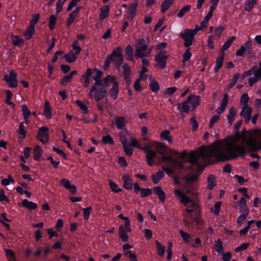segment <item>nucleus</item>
I'll list each match as a JSON object with an SVG mask.
<instances>
[{
  "label": "nucleus",
  "instance_id": "obj_36",
  "mask_svg": "<svg viewBox=\"0 0 261 261\" xmlns=\"http://www.w3.org/2000/svg\"><path fill=\"white\" fill-rule=\"evenodd\" d=\"M133 48L130 45H127L125 50V56L131 61L133 59Z\"/></svg>",
  "mask_w": 261,
  "mask_h": 261
},
{
  "label": "nucleus",
  "instance_id": "obj_39",
  "mask_svg": "<svg viewBox=\"0 0 261 261\" xmlns=\"http://www.w3.org/2000/svg\"><path fill=\"white\" fill-rule=\"evenodd\" d=\"M137 3H132L129 7L128 13L130 14V17L133 18L136 14V9L137 7Z\"/></svg>",
  "mask_w": 261,
  "mask_h": 261
},
{
  "label": "nucleus",
  "instance_id": "obj_62",
  "mask_svg": "<svg viewBox=\"0 0 261 261\" xmlns=\"http://www.w3.org/2000/svg\"><path fill=\"white\" fill-rule=\"evenodd\" d=\"M192 56L191 52L189 49H187L184 53L182 57V63H184L185 62L188 61Z\"/></svg>",
  "mask_w": 261,
  "mask_h": 261
},
{
  "label": "nucleus",
  "instance_id": "obj_28",
  "mask_svg": "<svg viewBox=\"0 0 261 261\" xmlns=\"http://www.w3.org/2000/svg\"><path fill=\"white\" fill-rule=\"evenodd\" d=\"M44 114L47 119H50L52 116L51 111L50 108L49 103L48 101H46L44 107Z\"/></svg>",
  "mask_w": 261,
  "mask_h": 261
},
{
  "label": "nucleus",
  "instance_id": "obj_17",
  "mask_svg": "<svg viewBox=\"0 0 261 261\" xmlns=\"http://www.w3.org/2000/svg\"><path fill=\"white\" fill-rule=\"evenodd\" d=\"M153 191L154 192L155 194L158 196L159 200L164 202L166 199V195L165 192L163 191L162 189L159 187L156 186L153 188Z\"/></svg>",
  "mask_w": 261,
  "mask_h": 261
},
{
  "label": "nucleus",
  "instance_id": "obj_30",
  "mask_svg": "<svg viewBox=\"0 0 261 261\" xmlns=\"http://www.w3.org/2000/svg\"><path fill=\"white\" fill-rule=\"evenodd\" d=\"M192 98L191 102L192 110H194L198 106L200 105V97L199 96L191 95Z\"/></svg>",
  "mask_w": 261,
  "mask_h": 261
},
{
  "label": "nucleus",
  "instance_id": "obj_60",
  "mask_svg": "<svg viewBox=\"0 0 261 261\" xmlns=\"http://www.w3.org/2000/svg\"><path fill=\"white\" fill-rule=\"evenodd\" d=\"M77 15L74 13L71 12L69 14V18L67 21V25L69 27L76 18Z\"/></svg>",
  "mask_w": 261,
  "mask_h": 261
},
{
  "label": "nucleus",
  "instance_id": "obj_44",
  "mask_svg": "<svg viewBox=\"0 0 261 261\" xmlns=\"http://www.w3.org/2000/svg\"><path fill=\"white\" fill-rule=\"evenodd\" d=\"M109 185L111 190L114 193H119L122 191V189L119 188V186L113 180H110Z\"/></svg>",
  "mask_w": 261,
  "mask_h": 261
},
{
  "label": "nucleus",
  "instance_id": "obj_14",
  "mask_svg": "<svg viewBox=\"0 0 261 261\" xmlns=\"http://www.w3.org/2000/svg\"><path fill=\"white\" fill-rule=\"evenodd\" d=\"M192 96H189L186 100L181 103L177 104V107L180 112L182 113H189L191 107L188 104L191 100Z\"/></svg>",
  "mask_w": 261,
  "mask_h": 261
},
{
  "label": "nucleus",
  "instance_id": "obj_46",
  "mask_svg": "<svg viewBox=\"0 0 261 261\" xmlns=\"http://www.w3.org/2000/svg\"><path fill=\"white\" fill-rule=\"evenodd\" d=\"M249 97L247 93H244L240 98V104L243 105V107H248V102L249 101Z\"/></svg>",
  "mask_w": 261,
  "mask_h": 261
},
{
  "label": "nucleus",
  "instance_id": "obj_16",
  "mask_svg": "<svg viewBox=\"0 0 261 261\" xmlns=\"http://www.w3.org/2000/svg\"><path fill=\"white\" fill-rule=\"evenodd\" d=\"M60 184L66 189L68 190L71 194H74L76 193L77 189L76 186L71 185L70 180H60Z\"/></svg>",
  "mask_w": 261,
  "mask_h": 261
},
{
  "label": "nucleus",
  "instance_id": "obj_4",
  "mask_svg": "<svg viewBox=\"0 0 261 261\" xmlns=\"http://www.w3.org/2000/svg\"><path fill=\"white\" fill-rule=\"evenodd\" d=\"M151 49L147 48L145 41L142 39L138 42L136 48V56L139 58L147 57L150 55Z\"/></svg>",
  "mask_w": 261,
  "mask_h": 261
},
{
  "label": "nucleus",
  "instance_id": "obj_58",
  "mask_svg": "<svg viewBox=\"0 0 261 261\" xmlns=\"http://www.w3.org/2000/svg\"><path fill=\"white\" fill-rule=\"evenodd\" d=\"M56 20L57 17L54 15H51L49 18V28L51 31H53L55 28Z\"/></svg>",
  "mask_w": 261,
  "mask_h": 261
},
{
  "label": "nucleus",
  "instance_id": "obj_31",
  "mask_svg": "<svg viewBox=\"0 0 261 261\" xmlns=\"http://www.w3.org/2000/svg\"><path fill=\"white\" fill-rule=\"evenodd\" d=\"M215 250L220 254H223V242L220 239H218L215 245Z\"/></svg>",
  "mask_w": 261,
  "mask_h": 261
},
{
  "label": "nucleus",
  "instance_id": "obj_11",
  "mask_svg": "<svg viewBox=\"0 0 261 261\" xmlns=\"http://www.w3.org/2000/svg\"><path fill=\"white\" fill-rule=\"evenodd\" d=\"M252 51V43L250 41H248L242 45L240 48L236 53L237 56H242L244 54H251Z\"/></svg>",
  "mask_w": 261,
  "mask_h": 261
},
{
  "label": "nucleus",
  "instance_id": "obj_51",
  "mask_svg": "<svg viewBox=\"0 0 261 261\" xmlns=\"http://www.w3.org/2000/svg\"><path fill=\"white\" fill-rule=\"evenodd\" d=\"M169 130H165L161 133V136L163 139L166 140L168 142H171L172 140V138L169 136Z\"/></svg>",
  "mask_w": 261,
  "mask_h": 261
},
{
  "label": "nucleus",
  "instance_id": "obj_37",
  "mask_svg": "<svg viewBox=\"0 0 261 261\" xmlns=\"http://www.w3.org/2000/svg\"><path fill=\"white\" fill-rule=\"evenodd\" d=\"M121 51L122 49L121 47H117L116 49L113 51L111 55H108L107 56H111L112 60L114 58L123 57V55L121 54Z\"/></svg>",
  "mask_w": 261,
  "mask_h": 261
},
{
  "label": "nucleus",
  "instance_id": "obj_9",
  "mask_svg": "<svg viewBox=\"0 0 261 261\" xmlns=\"http://www.w3.org/2000/svg\"><path fill=\"white\" fill-rule=\"evenodd\" d=\"M107 89L106 86H99L95 87L93 90V97L97 102H99L101 99L104 98L107 94Z\"/></svg>",
  "mask_w": 261,
  "mask_h": 261
},
{
  "label": "nucleus",
  "instance_id": "obj_18",
  "mask_svg": "<svg viewBox=\"0 0 261 261\" xmlns=\"http://www.w3.org/2000/svg\"><path fill=\"white\" fill-rule=\"evenodd\" d=\"M22 205L23 206L28 208L30 210H36L38 208V205L36 203L29 201L28 199H23L22 201Z\"/></svg>",
  "mask_w": 261,
  "mask_h": 261
},
{
  "label": "nucleus",
  "instance_id": "obj_25",
  "mask_svg": "<svg viewBox=\"0 0 261 261\" xmlns=\"http://www.w3.org/2000/svg\"><path fill=\"white\" fill-rule=\"evenodd\" d=\"M117 127L119 129H123L125 127V118L123 117H116L115 118Z\"/></svg>",
  "mask_w": 261,
  "mask_h": 261
},
{
  "label": "nucleus",
  "instance_id": "obj_20",
  "mask_svg": "<svg viewBox=\"0 0 261 261\" xmlns=\"http://www.w3.org/2000/svg\"><path fill=\"white\" fill-rule=\"evenodd\" d=\"M149 87L152 92H155L159 90L160 86L157 81L151 77H149Z\"/></svg>",
  "mask_w": 261,
  "mask_h": 261
},
{
  "label": "nucleus",
  "instance_id": "obj_38",
  "mask_svg": "<svg viewBox=\"0 0 261 261\" xmlns=\"http://www.w3.org/2000/svg\"><path fill=\"white\" fill-rule=\"evenodd\" d=\"M11 41L15 46H19L23 42L22 38L18 36H13L11 37Z\"/></svg>",
  "mask_w": 261,
  "mask_h": 261
},
{
  "label": "nucleus",
  "instance_id": "obj_1",
  "mask_svg": "<svg viewBox=\"0 0 261 261\" xmlns=\"http://www.w3.org/2000/svg\"><path fill=\"white\" fill-rule=\"evenodd\" d=\"M242 122L241 120L235 124L234 128L237 133L234 138L225 144L216 142L210 146L199 147L198 151L191 153L190 161L195 163L199 157L206 158V160L213 156L220 161L236 159L239 155L244 156L246 154L245 144L250 149L248 151H257L261 149V141L258 143L254 135L247 138L240 135L239 129Z\"/></svg>",
  "mask_w": 261,
  "mask_h": 261
},
{
  "label": "nucleus",
  "instance_id": "obj_2",
  "mask_svg": "<svg viewBox=\"0 0 261 261\" xmlns=\"http://www.w3.org/2000/svg\"><path fill=\"white\" fill-rule=\"evenodd\" d=\"M154 145L156 152L161 155V161L162 162L168 161L171 165L177 169H189L190 170L188 177H186L185 179H197L199 175L202 173L204 169V166L200 164L201 160L206 161V158L199 157L195 163L190 161V158L191 154L194 151H192L189 154L188 160L186 161L179 162L177 160V158L183 159L186 156L185 151L179 153L175 151H171L172 155H166V148L161 143H154ZM198 150H197V151ZM197 152V151H196Z\"/></svg>",
  "mask_w": 261,
  "mask_h": 261
},
{
  "label": "nucleus",
  "instance_id": "obj_43",
  "mask_svg": "<svg viewBox=\"0 0 261 261\" xmlns=\"http://www.w3.org/2000/svg\"><path fill=\"white\" fill-rule=\"evenodd\" d=\"M102 141L104 144H109L110 145H112L114 143V142L112 138L109 134L102 136Z\"/></svg>",
  "mask_w": 261,
  "mask_h": 261
},
{
  "label": "nucleus",
  "instance_id": "obj_7",
  "mask_svg": "<svg viewBox=\"0 0 261 261\" xmlns=\"http://www.w3.org/2000/svg\"><path fill=\"white\" fill-rule=\"evenodd\" d=\"M141 149L143 150L146 154V157L147 163L149 166H152L154 164L153 161V159H157L156 152L151 150L150 147L148 146L141 148Z\"/></svg>",
  "mask_w": 261,
  "mask_h": 261
},
{
  "label": "nucleus",
  "instance_id": "obj_27",
  "mask_svg": "<svg viewBox=\"0 0 261 261\" xmlns=\"http://www.w3.org/2000/svg\"><path fill=\"white\" fill-rule=\"evenodd\" d=\"M118 85L117 82H114L113 85V87H112L110 93L111 96L113 97L114 99H116L117 98V94L118 93Z\"/></svg>",
  "mask_w": 261,
  "mask_h": 261
},
{
  "label": "nucleus",
  "instance_id": "obj_26",
  "mask_svg": "<svg viewBox=\"0 0 261 261\" xmlns=\"http://www.w3.org/2000/svg\"><path fill=\"white\" fill-rule=\"evenodd\" d=\"M174 0H164L161 4V12L164 13L173 3Z\"/></svg>",
  "mask_w": 261,
  "mask_h": 261
},
{
  "label": "nucleus",
  "instance_id": "obj_34",
  "mask_svg": "<svg viewBox=\"0 0 261 261\" xmlns=\"http://www.w3.org/2000/svg\"><path fill=\"white\" fill-rule=\"evenodd\" d=\"M34 158L36 160H39L42 156V150L41 147L39 145H36L33 151Z\"/></svg>",
  "mask_w": 261,
  "mask_h": 261
},
{
  "label": "nucleus",
  "instance_id": "obj_45",
  "mask_svg": "<svg viewBox=\"0 0 261 261\" xmlns=\"http://www.w3.org/2000/svg\"><path fill=\"white\" fill-rule=\"evenodd\" d=\"M240 74L239 73H237L234 75L232 79L231 80V82L227 85V88L228 90L232 88L236 85L240 77Z\"/></svg>",
  "mask_w": 261,
  "mask_h": 261
},
{
  "label": "nucleus",
  "instance_id": "obj_23",
  "mask_svg": "<svg viewBox=\"0 0 261 261\" xmlns=\"http://www.w3.org/2000/svg\"><path fill=\"white\" fill-rule=\"evenodd\" d=\"M237 111L236 109L233 107H231L229 109V114L227 116V119L230 125H231L234 120Z\"/></svg>",
  "mask_w": 261,
  "mask_h": 261
},
{
  "label": "nucleus",
  "instance_id": "obj_64",
  "mask_svg": "<svg viewBox=\"0 0 261 261\" xmlns=\"http://www.w3.org/2000/svg\"><path fill=\"white\" fill-rule=\"evenodd\" d=\"M248 215L241 214L237 219V223L239 226H241L244 221L246 220Z\"/></svg>",
  "mask_w": 261,
  "mask_h": 261
},
{
  "label": "nucleus",
  "instance_id": "obj_35",
  "mask_svg": "<svg viewBox=\"0 0 261 261\" xmlns=\"http://www.w3.org/2000/svg\"><path fill=\"white\" fill-rule=\"evenodd\" d=\"M256 1L257 0H248L245 3L244 9L248 12L250 11L256 4Z\"/></svg>",
  "mask_w": 261,
  "mask_h": 261
},
{
  "label": "nucleus",
  "instance_id": "obj_22",
  "mask_svg": "<svg viewBox=\"0 0 261 261\" xmlns=\"http://www.w3.org/2000/svg\"><path fill=\"white\" fill-rule=\"evenodd\" d=\"M119 237L123 242H127L128 240V236L126 233V230L123 225H120L119 227Z\"/></svg>",
  "mask_w": 261,
  "mask_h": 261
},
{
  "label": "nucleus",
  "instance_id": "obj_57",
  "mask_svg": "<svg viewBox=\"0 0 261 261\" xmlns=\"http://www.w3.org/2000/svg\"><path fill=\"white\" fill-rule=\"evenodd\" d=\"M92 210V207L91 206H89L86 208H83L84 211V217L85 220H88L89 219L90 213Z\"/></svg>",
  "mask_w": 261,
  "mask_h": 261
},
{
  "label": "nucleus",
  "instance_id": "obj_40",
  "mask_svg": "<svg viewBox=\"0 0 261 261\" xmlns=\"http://www.w3.org/2000/svg\"><path fill=\"white\" fill-rule=\"evenodd\" d=\"M64 58L69 63H72L76 60L77 56L72 52H70L68 54L65 55Z\"/></svg>",
  "mask_w": 261,
  "mask_h": 261
},
{
  "label": "nucleus",
  "instance_id": "obj_8",
  "mask_svg": "<svg viewBox=\"0 0 261 261\" xmlns=\"http://www.w3.org/2000/svg\"><path fill=\"white\" fill-rule=\"evenodd\" d=\"M174 194L175 196L180 200V202L183 203L184 205H186L190 202L192 203V205L193 207H195V203L192 201V200L187 195H186L184 193L178 189H176L174 191Z\"/></svg>",
  "mask_w": 261,
  "mask_h": 261
},
{
  "label": "nucleus",
  "instance_id": "obj_61",
  "mask_svg": "<svg viewBox=\"0 0 261 261\" xmlns=\"http://www.w3.org/2000/svg\"><path fill=\"white\" fill-rule=\"evenodd\" d=\"M122 68L123 69V76H128L130 74V69L128 64L125 63L123 65Z\"/></svg>",
  "mask_w": 261,
  "mask_h": 261
},
{
  "label": "nucleus",
  "instance_id": "obj_47",
  "mask_svg": "<svg viewBox=\"0 0 261 261\" xmlns=\"http://www.w3.org/2000/svg\"><path fill=\"white\" fill-rule=\"evenodd\" d=\"M179 233L184 242L186 244L189 243L190 235L187 232L184 231L182 229H180L179 230Z\"/></svg>",
  "mask_w": 261,
  "mask_h": 261
},
{
  "label": "nucleus",
  "instance_id": "obj_53",
  "mask_svg": "<svg viewBox=\"0 0 261 261\" xmlns=\"http://www.w3.org/2000/svg\"><path fill=\"white\" fill-rule=\"evenodd\" d=\"M76 103L80 108L81 110L82 111L83 113L87 114L88 113V108L85 103L79 100H77L76 101Z\"/></svg>",
  "mask_w": 261,
  "mask_h": 261
},
{
  "label": "nucleus",
  "instance_id": "obj_19",
  "mask_svg": "<svg viewBox=\"0 0 261 261\" xmlns=\"http://www.w3.org/2000/svg\"><path fill=\"white\" fill-rule=\"evenodd\" d=\"M94 80L95 81V83L92 87L91 89L90 90L88 94L89 97L91 98L93 97V90L95 89V87H98L99 86H106L104 82L102 83V81L101 78Z\"/></svg>",
  "mask_w": 261,
  "mask_h": 261
},
{
  "label": "nucleus",
  "instance_id": "obj_54",
  "mask_svg": "<svg viewBox=\"0 0 261 261\" xmlns=\"http://www.w3.org/2000/svg\"><path fill=\"white\" fill-rule=\"evenodd\" d=\"M17 133L19 135L21 136V138L23 139L25 137L26 132L24 129L23 122L20 123Z\"/></svg>",
  "mask_w": 261,
  "mask_h": 261
},
{
  "label": "nucleus",
  "instance_id": "obj_13",
  "mask_svg": "<svg viewBox=\"0 0 261 261\" xmlns=\"http://www.w3.org/2000/svg\"><path fill=\"white\" fill-rule=\"evenodd\" d=\"M252 112V109L250 107H243L240 115L244 118L246 123H248L250 121Z\"/></svg>",
  "mask_w": 261,
  "mask_h": 261
},
{
  "label": "nucleus",
  "instance_id": "obj_59",
  "mask_svg": "<svg viewBox=\"0 0 261 261\" xmlns=\"http://www.w3.org/2000/svg\"><path fill=\"white\" fill-rule=\"evenodd\" d=\"M112 61H113L115 63V65L116 66V68H119L120 65L123 63V57H120L118 58H114L112 60Z\"/></svg>",
  "mask_w": 261,
  "mask_h": 261
},
{
  "label": "nucleus",
  "instance_id": "obj_55",
  "mask_svg": "<svg viewBox=\"0 0 261 261\" xmlns=\"http://www.w3.org/2000/svg\"><path fill=\"white\" fill-rule=\"evenodd\" d=\"M259 79L261 80V76L255 72L254 76L250 78L248 81L249 85L252 86L253 84L256 83Z\"/></svg>",
  "mask_w": 261,
  "mask_h": 261
},
{
  "label": "nucleus",
  "instance_id": "obj_63",
  "mask_svg": "<svg viewBox=\"0 0 261 261\" xmlns=\"http://www.w3.org/2000/svg\"><path fill=\"white\" fill-rule=\"evenodd\" d=\"M249 245H250V244L249 243H242V244H241L240 246H239L238 247H237L236 248V251L237 252H239V251L245 250L248 248Z\"/></svg>",
  "mask_w": 261,
  "mask_h": 261
},
{
  "label": "nucleus",
  "instance_id": "obj_3",
  "mask_svg": "<svg viewBox=\"0 0 261 261\" xmlns=\"http://www.w3.org/2000/svg\"><path fill=\"white\" fill-rule=\"evenodd\" d=\"M175 185L180 186L188 194L193 193L197 189L198 180H174Z\"/></svg>",
  "mask_w": 261,
  "mask_h": 261
},
{
  "label": "nucleus",
  "instance_id": "obj_10",
  "mask_svg": "<svg viewBox=\"0 0 261 261\" xmlns=\"http://www.w3.org/2000/svg\"><path fill=\"white\" fill-rule=\"evenodd\" d=\"M17 74L13 70H11L9 76L5 75L4 78L9 87L15 88L17 86V81L16 80Z\"/></svg>",
  "mask_w": 261,
  "mask_h": 261
},
{
  "label": "nucleus",
  "instance_id": "obj_21",
  "mask_svg": "<svg viewBox=\"0 0 261 261\" xmlns=\"http://www.w3.org/2000/svg\"><path fill=\"white\" fill-rule=\"evenodd\" d=\"M224 54L222 53L217 58L216 62V66L214 68L215 72H218L223 65Z\"/></svg>",
  "mask_w": 261,
  "mask_h": 261
},
{
  "label": "nucleus",
  "instance_id": "obj_6",
  "mask_svg": "<svg viewBox=\"0 0 261 261\" xmlns=\"http://www.w3.org/2000/svg\"><path fill=\"white\" fill-rule=\"evenodd\" d=\"M168 56L166 54L165 51H160L158 53L154 58L155 61L157 63L156 66L162 69L165 68L166 66V60Z\"/></svg>",
  "mask_w": 261,
  "mask_h": 261
},
{
  "label": "nucleus",
  "instance_id": "obj_42",
  "mask_svg": "<svg viewBox=\"0 0 261 261\" xmlns=\"http://www.w3.org/2000/svg\"><path fill=\"white\" fill-rule=\"evenodd\" d=\"M235 39L236 37L234 36H232L230 38H229L223 45L222 51H223L224 50H227Z\"/></svg>",
  "mask_w": 261,
  "mask_h": 261
},
{
  "label": "nucleus",
  "instance_id": "obj_56",
  "mask_svg": "<svg viewBox=\"0 0 261 261\" xmlns=\"http://www.w3.org/2000/svg\"><path fill=\"white\" fill-rule=\"evenodd\" d=\"M22 111L24 119H26L27 117H29L31 115V112L25 105H23L22 106Z\"/></svg>",
  "mask_w": 261,
  "mask_h": 261
},
{
  "label": "nucleus",
  "instance_id": "obj_52",
  "mask_svg": "<svg viewBox=\"0 0 261 261\" xmlns=\"http://www.w3.org/2000/svg\"><path fill=\"white\" fill-rule=\"evenodd\" d=\"M256 68H257V66H254L250 69L245 72L242 75V78L245 79L248 76H250V75L254 74L256 70Z\"/></svg>",
  "mask_w": 261,
  "mask_h": 261
},
{
  "label": "nucleus",
  "instance_id": "obj_33",
  "mask_svg": "<svg viewBox=\"0 0 261 261\" xmlns=\"http://www.w3.org/2000/svg\"><path fill=\"white\" fill-rule=\"evenodd\" d=\"M34 31L35 26H33V25H30L24 33V36L26 39H30L32 38Z\"/></svg>",
  "mask_w": 261,
  "mask_h": 261
},
{
  "label": "nucleus",
  "instance_id": "obj_50",
  "mask_svg": "<svg viewBox=\"0 0 261 261\" xmlns=\"http://www.w3.org/2000/svg\"><path fill=\"white\" fill-rule=\"evenodd\" d=\"M191 9V6L190 5H187L183 8H181V9L179 11L177 14V16L179 18L182 17L186 13L188 12Z\"/></svg>",
  "mask_w": 261,
  "mask_h": 261
},
{
  "label": "nucleus",
  "instance_id": "obj_12",
  "mask_svg": "<svg viewBox=\"0 0 261 261\" xmlns=\"http://www.w3.org/2000/svg\"><path fill=\"white\" fill-rule=\"evenodd\" d=\"M48 128L45 126H42L39 129L37 138L43 144H45L48 140Z\"/></svg>",
  "mask_w": 261,
  "mask_h": 261
},
{
  "label": "nucleus",
  "instance_id": "obj_32",
  "mask_svg": "<svg viewBox=\"0 0 261 261\" xmlns=\"http://www.w3.org/2000/svg\"><path fill=\"white\" fill-rule=\"evenodd\" d=\"M5 252L9 261H16L15 254L12 250L5 249Z\"/></svg>",
  "mask_w": 261,
  "mask_h": 261
},
{
  "label": "nucleus",
  "instance_id": "obj_5",
  "mask_svg": "<svg viewBox=\"0 0 261 261\" xmlns=\"http://www.w3.org/2000/svg\"><path fill=\"white\" fill-rule=\"evenodd\" d=\"M195 35L188 29H185L180 33V37L185 41L184 45L188 47L192 45Z\"/></svg>",
  "mask_w": 261,
  "mask_h": 261
},
{
  "label": "nucleus",
  "instance_id": "obj_49",
  "mask_svg": "<svg viewBox=\"0 0 261 261\" xmlns=\"http://www.w3.org/2000/svg\"><path fill=\"white\" fill-rule=\"evenodd\" d=\"M221 205V202L218 201L215 203L214 204V211L213 208H212L211 211L214 213L216 216H219L220 214V211Z\"/></svg>",
  "mask_w": 261,
  "mask_h": 261
},
{
  "label": "nucleus",
  "instance_id": "obj_15",
  "mask_svg": "<svg viewBox=\"0 0 261 261\" xmlns=\"http://www.w3.org/2000/svg\"><path fill=\"white\" fill-rule=\"evenodd\" d=\"M228 101V95L227 93L224 95L223 98L221 102L220 106L217 109V113L222 114L226 109Z\"/></svg>",
  "mask_w": 261,
  "mask_h": 261
},
{
  "label": "nucleus",
  "instance_id": "obj_48",
  "mask_svg": "<svg viewBox=\"0 0 261 261\" xmlns=\"http://www.w3.org/2000/svg\"><path fill=\"white\" fill-rule=\"evenodd\" d=\"M103 81L106 86L109 85L111 83L114 84V82H116L115 81V77L111 75H107V77L104 79Z\"/></svg>",
  "mask_w": 261,
  "mask_h": 261
},
{
  "label": "nucleus",
  "instance_id": "obj_24",
  "mask_svg": "<svg viewBox=\"0 0 261 261\" xmlns=\"http://www.w3.org/2000/svg\"><path fill=\"white\" fill-rule=\"evenodd\" d=\"M155 244L158 254L161 257H163L165 251V246L162 245L158 241H155Z\"/></svg>",
  "mask_w": 261,
  "mask_h": 261
},
{
  "label": "nucleus",
  "instance_id": "obj_41",
  "mask_svg": "<svg viewBox=\"0 0 261 261\" xmlns=\"http://www.w3.org/2000/svg\"><path fill=\"white\" fill-rule=\"evenodd\" d=\"M140 197L145 198L152 194V190L149 188H142L140 191Z\"/></svg>",
  "mask_w": 261,
  "mask_h": 261
},
{
  "label": "nucleus",
  "instance_id": "obj_29",
  "mask_svg": "<svg viewBox=\"0 0 261 261\" xmlns=\"http://www.w3.org/2000/svg\"><path fill=\"white\" fill-rule=\"evenodd\" d=\"M110 9L109 6H105L100 9V13L99 18L100 20H103L106 18L109 14Z\"/></svg>",
  "mask_w": 261,
  "mask_h": 261
}]
</instances>
